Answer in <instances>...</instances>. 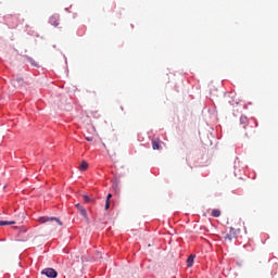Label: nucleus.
I'll return each mask as SVG.
<instances>
[{
  "label": "nucleus",
  "instance_id": "f257e3e1",
  "mask_svg": "<svg viewBox=\"0 0 278 278\" xmlns=\"http://www.w3.org/2000/svg\"><path fill=\"white\" fill-rule=\"evenodd\" d=\"M37 223H40L41 225H45V223H47L48 225H52V227L54 228L58 227V225L62 227V222L58 217H48V216L38 217Z\"/></svg>",
  "mask_w": 278,
  "mask_h": 278
},
{
  "label": "nucleus",
  "instance_id": "f03ea898",
  "mask_svg": "<svg viewBox=\"0 0 278 278\" xmlns=\"http://www.w3.org/2000/svg\"><path fill=\"white\" fill-rule=\"evenodd\" d=\"M238 238V230H236L233 227H230L229 233H226L224 236V240L226 242H231V240Z\"/></svg>",
  "mask_w": 278,
  "mask_h": 278
},
{
  "label": "nucleus",
  "instance_id": "7ed1b4c3",
  "mask_svg": "<svg viewBox=\"0 0 278 278\" xmlns=\"http://www.w3.org/2000/svg\"><path fill=\"white\" fill-rule=\"evenodd\" d=\"M41 275H46L49 278L58 277V271L54 268L48 267L41 270Z\"/></svg>",
  "mask_w": 278,
  "mask_h": 278
},
{
  "label": "nucleus",
  "instance_id": "20e7f679",
  "mask_svg": "<svg viewBox=\"0 0 278 278\" xmlns=\"http://www.w3.org/2000/svg\"><path fill=\"white\" fill-rule=\"evenodd\" d=\"M49 23H50V25H53V27H58V25H60V15L54 14V15L50 16Z\"/></svg>",
  "mask_w": 278,
  "mask_h": 278
},
{
  "label": "nucleus",
  "instance_id": "39448f33",
  "mask_svg": "<svg viewBox=\"0 0 278 278\" xmlns=\"http://www.w3.org/2000/svg\"><path fill=\"white\" fill-rule=\"evenodd\" d=\"M240 125L243 127V129H247V125H249V118H247V116H241Z\"/></svg>",
  "mask_w": 278,
  "mask_h": 278
},
{
  "label": "nucleus",
  "instance_id": "423d86ee",
  "mask_svg": "<svg viewBox=\"0 0 278 278\" xmlns=\"http://www.w3.org/2000/svg\"><path fill=\"white\" fill-rule=\"evenodd\" d=\"M79 214L85 218L87 223H89L90 219L88 218V211H86V208H80Z\"/></svg>",
  "mask_w": 278,
  "mask_h": 278
},
{
  "label": "nucleus",
  "instance_id": "0eeeda50",
  "mask_svg": "<svg viewBox=\"0 0 278 278\" xmlns=\"http://www.w3.org/2000/svg\"><path fill=\"white\" fill-rule=\"evenodd\" d=\"M211 216H213V218H219V216H220V210L214 208V210L211 212Z\"/></svg>",
  "mask_w": 278,
  "mask_h": 278
},
{
  "label": "nucleus",
  "instance_id": "6e6552de",
  "mask_svg": "<svg viewBox=\"0 0 278 278\" xmlns=\"http://www.w3.org/2000/svg\"><path fill=\"white\" fill-rule=\"evenodd\" d=\"M192 264H194V255H190L188 258H187V266L188 268H191Z\"/></svg>",
  "mask_w": 278,
  "mask_h": 278
},
{
  "label": "nucleus",
  "instance_id": "1a4fd4ad",
  "mask_svg": "<svg viewBox=\"0 0 278 278\" xmlns=\"http://www.w3.org/2000/svg\"><path fill=\"white\" fill-rule=\"evenodd\" d=\"M78 168L79 170H88V162L83 161Z\"/></svg>",
  "mask_w": 278,
  "mask_h": 278
},
{
  "label": "nucleus",
  "instance_id": "9d476101",
  "mask_svg": "<svg viewBox=\"0 0 278 278\" xmlns=\"http://www.w3.org/2000/svg\"><path fill=\"white\" fill-rule=\"evenodd\" d=\"M4 225H16V222L0 220V227H4Z\"/></svg>",
  "mask_w": 278,
  "mask_h": 278
},
{
  "label": "nucleus",
  "instance_id": "9b49d317",
  "mask_svg": "<svg viewBox=\"0 0 278 278\" xmlns=\"http://www.w3.org/2000/svg\"><path fill=\"white\" fill-rule=\"evenodd\" d=\"M152 149L154 151L160 150V142H157L156 140H152Z\"/></svg>",
  "mask_w": 278,
  "mask_h": 278
},
{
  "label": "nucleus",
  "instance_id": "f8f14e48",
  "mask_svg": "<svg viewBox=\"0 0 278 278\" xmlns=\"http://www.w3.org/2000/svg\"><path fill=\"white\" fill-rule=\"evenodd\" d=\"M110 204H111V200H106L105 201V206H104L105 211L110 210Z\"/></svg>",
  "mask_w": 278,
  "mask_h": 278
},
{
  "label": "nucleus",
  "instance_id": "ddd939ff",
  "mask_svg": "<svg viewBox=\"0 0 278 278\" xmlns=\"http://www.w3.org/2000/svg\"><path fill=\"white\" fill-rule=\"evenodd\" d=\"M85 139L87 140V142H92V140H94V137L86 136Z\"/></svg>",
  "mask_w": 278,
  "mask_h": 278
},
{
  "label": "nucleus",
  "instance_id": "4468645a",
  "mask_svg": "<svg viewBox=\"0 0 278 278\" xmlns=\"http://www.w3.org/2000/svg\"><path fill=\"white\" fill-rule=\"evenodd\" d=\"M84 201H85V203H90V201H92V200L90 199V197L84 195Z\"/></svg>",
  "mask_w": 278,
  "mask_h": 278
},
{
  "label": "nucleus",
  "instance_id": "2eb2a0df",
  "mask_svg": "<svg viewBox=\"0 0 278 278\" xmlns=\"http://www.w3.org/2000/svg\"><path fill=\"white\" fill-rule=\"evenodd\" d=\"M76 207H77L78 212H80L81 208H85L84 206H81V204H76Z\"/></svg>",
  "mask_w": 278,
  "mask_h": 278
},
{
  "label": "nucleus",
  "instance_id": "dca6fc26",
  "mask_svg": "<svg viewBox=\"0 0 278 278\" xmlns=\"http://www.w3.org/2000/svg\"><path fill=\"white\" fill-rule=\"evenodd\" d=\"M111 199H112V193H109L106 197V201H111Z\"/></svg>",
  "mask_w": 278,
  "mask_h": 278
},
{
  "label": "nucleus",
  "instance_id": "f3484780",
  "mask_svg": "<svg viewBox=\"0 0 278 278\" xmlns=\"http://www.w3.org/2000/svg\"><path fill=\"white\" fill-rule=\"evenodd\" d=\"M245 137H247V138H249V135H248V134H245Z\"/></svg>",
  "mask_w": 278,
  "mask_h": 278
}]
</instances>
